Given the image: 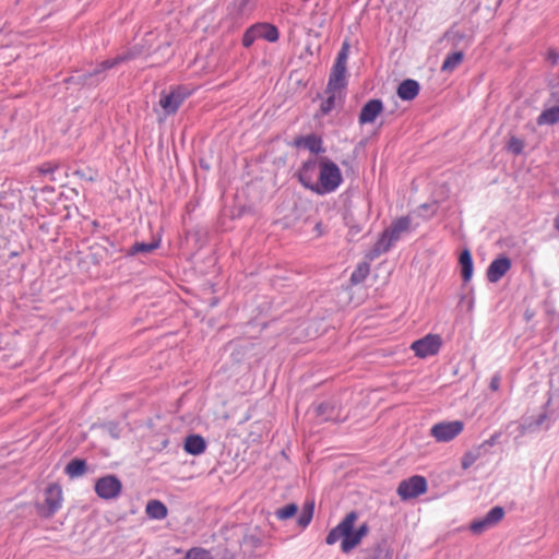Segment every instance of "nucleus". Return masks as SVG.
Listing matches in <instances>:
<instances>
[{
  "label": "nucleus",
  "instance_id": "obj_1",
  "mask_svg": "<svg viewBox=\"0 0 559 559\" xmlns=\"http://www.w3.org/2000/svg\"><path fill=\"white\" fill-rule=\"evenodd\" d=\"M136 57V53L128 50L122 53L117 55L114 58L106 59L95 66V68L91 71H75L74 74L66 78L63 82L67 85H74L79 88L82 87H96L103 81H105L107 76V71L114 69L122 63L129 62Z\"/></svg>",
  "mask_w": 559,
  "mask_h": 559
},
{
  "label": "nucleus",
  "instance_id": "obj_2",
  "mask_svg": "<svg viewBox=\"0 0 559 559\" xmlns=\"http://www.w3.org/2000/svg\"><path fill=\"white\" fill-rule=\"evenodd\" d=\"M357 520V511H350L347 513L345 518L328 533L325 543L328 545H333L341 539V550L344 554L352 551L361 543L360 537L355 531V523Z\"/></svg>",
  "mask_w": 559,
  "mask_h": 559
},
{
  "label": "nucleus",
  "instance_id": "obj_3",
  "mask_svg": "<svg viewBox=\"0 0 559 559\" xmlns=\"http://www.w3.org/2000/svg\"><path fill=\"white\" fill-rule=\"evenodd\" d=\"M343 182V176L336 163L328 157L319 158V174L314 193L324 195L336 191Z\"/></svg>",
  "mask_w": 559,
  "mask_h": 559
},
{
  "label": "nucleus",
  "instance_id": "obj_4",
  "mask_svg": "<svg viewBox=\"0 0 559 559\" xmlns=\"http://www.w3.org/2000/svg\"><path fill=\"white\" fill-rule=\"evenodd\" d=\"M45 500L36 503L37 514L44 519H51L62 507V488L57 483L49 484L45 489Z\"/></svg>",
  "mask_w": 559,
  "mask_h": 559
},
{
  "label": "nucleus",
  "instance_id": "obj_5",
  "mask_svg": "<svg viewBox=\"0 0 559 559\" xmlns=\"http://www.w3.org/2000/svg\"><path fill=\"white\" fill-rule=\"evenodd\" d=\"M258 38H263L269 43H275L280 38L278 28L274 24L266 22L255 23L246 29L242 35L241 44L245 48H249Z\"/></svg>",
  "mask_w": 559,
  "mask_h": 559
},
{
  "label": "nucleus",
  "instance_id": "obj_6",
  "mask_svg": "<svg viewBox=\"0 0 559 559\" xmlns=\"http://www.w3.org/2000/svg\"><path fill=\"white\" fill-rule=\"evenodd\" d=\"M94 490L100 499L112 500L121 495L122 483L118 476L108 474L96 479Z\"/></svg>",
  "mask_w": 559,
  "mask_h": 559
},
{
  "label": "nucleus",
  "instance_id": "obj_7",
  "mask_svg": "<svg viewBox=\"0 0 559 559\" xmlns=\"http://www.w3.org/2000/svg\"><path fill=\"white\" fill-rule=\"evenodd\" d=\"M427 488V479L421 475H414L402 480L396 491L402 500H408L425 493Z\"/></svg>",
  "mask_w": 559,
  "mask_h": 559
},
{
  "label": "nucleus",
  "instance_id": "obj_8",
  "mask_svg": "<svg viewBox=\"0 0 559 559\" xmlns=\"http://www.w3.org/2000/svg\"><path fill=\"white\" fill-rule=\"evenodd\" d=\"M442 346V338L439 334H427L412 343L411 348L419 358H426L439 353Z\"/></svg>",
  "mask_w": 559,
  "mask_h": 559
},
{
  "label": "nucleus",
  "instance_id": "obj_9",
  "mask_svg": "<svg viewBox=\"0 0 559 559\" xmlns=\"http://www.w3.org/2000/svg\"><path fill=\"white\" fill-rule=\"evenodd\" d=\"M190 95L187 87L177 86L169 93L163 92L159 98V105L166 115H174L179 109L183 100Z\"/></svg>",
  "mask_w": 559,
  "mask_h": 559
},
{
  "label": "nucleus",
  "instance_id": "obj_10",
  "mask_svg": "<svg viewBox=\"0 0 559 559\" xmlns=\"http://www.w3.org/2000/svg\"><path fill=\"white\" fill-rule=\"evenodd\" d=\"M463 428L464 423L461 420L441 421L431 427L430 435L438 442H449L459 436Z\"/></svg>",
  "mask_w": 559,
  "mask_h": 559
},
{
  "label": "nucleus",
  "instance_id": "obj_11",
  "mask_svg": "<svg viewBox=\"0 0 559 559\" xmlns=\"http://www.w3.org/2000/svg\"><path fill=\"white\" fill-rule=\"evenodd\" d=\"M504 513V509L500 506L491 508L483 518L476 519L471 523V532L476 535L484 533L497 525L503 519Z\"/></svg>",
  "mask_w": 559,
  "mask_h": 559
},
{
  "label": "nucleus",
  "instance_id": "obj_12",
  "mask_svg": "<svg viewBox=\"0 0 559 559\" xmlns=\"http://www.w3.org/2000/svg\"><path fill=\"white\" fill-rule=\"evenodd\" d=\"M318 168L319 159L310 157L301 164L297 171V178L300 185L312 192H314L316 189L317 180H314V177Z\"/></svg>",
  "mask_w": 559,
  "mask_h": 559
},
{
  "label": "nucleus",
  "instance_id": "obj_13",
  "mask_svg": "<svg viewBox=\"0 0 559 559\" xmlns=\"http://www.w3.org/2000/svg\"><path fill=\"white\" fill-rule=\"evenodd\" d=\"M258 0H233L228 5V16L236 24L248 19L255 9Z\"/></svg>",
  "mask_w": 559,
  "mask_h": 559
},
{
  "label": "nucleus",
  "instance_id": "obj_14",
  "mask_svg": "<svg viewBox=\"0 0 559 559\" xmlns=\"http://www.w3.org/2000/svg\"><path fill=\"white\" fill-rule=\"evenodd\" d=\"M512 261L509 257L500 254L488 265L486 277L489 283L499 282L511 269Z\"/></svg>",
  "mask_w": 559,
  "mask_h": 559
},
{
  "label": "nucleus",
  "instance_id": "obj_15",
  "mask_svg": "<svg viewBox=\"0 0 559 559\" xmlns=\"http://www.w3.org/2000/svg\"><path fill=\"white\" fill-rule=\"evenodd\" d=\"M383 102L379 98L369 99L362 107L358 116L360 124L372 123L383 111Z\"/></svg>",
  "mask_w": 559,
  "mask_h": 559
},
{
  "label": "nucleus",
  "instance_id": "obj_16",
  "mask_svg": "<svg viewBox=\"0 0 559 559\" xmlns=\"http://www.w3.org/2000/svg\"><path fill=\"white\" fill-rule=\"evenodd\" d=\"M294 145L296 147H305L312 154H323L325 153V147L323 146V140L321 136L311 133L308 135H300L295 138Z\"/></svg>",
  "mask_w": 559,
  "mask_h": 559
},
{
  "label": "nucleus",
  "instance_id": "obj_17",
  "mask_svg": "<svg viewBox=\"0 0 559 559\" xmlns=\"http://www.w3.org/2000/svg\"><path fill=\"white\" fill-rule=\"evenodd\" d=\"M346 72L347 67L333 64L326 85V92H336L345 88L347 85Z\"/></svg>",
  "mask_w": 559,
  "mask_h": 559
},
{
  "label": "nucleus",
  "instance_id": "obj_18",
  "mask_svg": "<svg viewBox=\"0 0 559 559\" xmlns=\"http://www.w3.org/2000/svg\"><path fill=\"white\" fill-rule=\"evenodd\" d=\"M419 91L420 84L418 81L414 79H405L399 84L396 95L404 102H411L418 96Z\"/></svg>",
  "mask_w": 559,
  "mask_h": 559
},
{
  "label": "nucleus",
  "instance_id": "obj_19",
  "mask_svg": "<svg viewBox=\"0 0 559 559\" xmlns=\"http://www.w3.org/2000/svg\"><path fill=\"white\" fill-rule=\"evenodd\" d=\"M160 247V238H154L151 242L135 241L124 251L127 258L135 255H147Z\"/></svg>",
  "mask_w": 559,
  "mask_h": 559
},
{
  "label": "nucleus",
  "instance_id": "obj_20",
  "mask_svg": "<svg viewBox=\"0 0 559 559\" xmlns=\"http://www.w3.org/2000/svg\"><path fill=\"white\" fill-rule=\"evenodd\" d=\"M395 243L394 240H391V237L388 236L385 230H383L377 240V242L373 245V247L369 250V252L366 254V258L370 261L379 258L381 254L388 252L392 246Z\"/></svg>",
  "mask_w": 559,
  "mask_h": 559
},
{
  "label": "nucleus",
  "instance_id": "obj_21",
  "mask_svg": "<svg viewBox=\"0 0 559 559\" xmlns=\"http://www.w3.org/2000/svg\"><path fill=\"white\" fill-rule=\"evenodd\" d=\"M313 407L316 416L322 418L323 421L336 420L338 417L340 412L336 408V403L332 400L320 402Z\"/></svg>",
  "mask_w": 559,
  "mask_h": 559
},
{
  "label": "nucleus",
  "instance_id": "obj_22",
  "mask_svg": "<svg viewBox=\"0 0 559 559\" xmlns=\"http://www.w3.org/2000/svg\"><path fill=\"white\" fill-rule=\"evenodd\" d=\"M459 264H460V272L461 277L464 283H467L472 280L473 273H474V263L471 250L468 248H465L461 251L459 255Z\"/></svg>",
  "mask_w": 559,
  "mask_h": 559
},
{
  "label": "nucleus",
  "instance_id": "obj_23",
  "mask_svg": "<svg viewBox=\"0 0 559 559\" xmlns=\"http://www.w3.org/2000/svg\"><path fill=\"white\" fill-rule=\"evenodd\" d=\"M206 449L205 439L197 433L189 435L186 437L183 442V450L191 455H200Z\"/></svg>",
  "mask_w": 559,
  "mask_h": 559
},
{
  "label": "nucleus",
  "instance_id": "obj_24",
  "mask_svg": "<svg viewBox=\"0 0 559 559\" xmlns=\"http://www.w3.org/2000/svg\"><path fill=\"white\" fill-rule=\"evenodd\" d=\"M411 226V218L408 216H401L397 219L393 221L389 227L384 230L391 240L395 242L401 239L402 233L408 230Z\"/></svg>",
  "mask_w": 559,
  "mask_h": 559
},
{
  "label": "nucleus",
  "instance_id": "obj_25",
  "mask_svg": "<svg viewBox=\"0 0 559 559\" xmlns=\"http://www.w3.org/2000/svg\"><path fill=\"white\" fill-rule=\"evenodd\" d=\"M368 551L369 555L365 559H392V550L389 547L388 539L385 537L376 542Z\"/></svg>",
  "mask_w": 559,
  "mask_h": 559
},
{
  "label": "nucleus",
  "instance_id": "obj_26",
  "mask_svg": "<svg viewBox=\"0 0 559 559\" xmlns=\"http://www.w3.org/2000/svg\"><path fill=\"white\" fill-rule=\"evenodd\" d=\"M145 513L152 520H164L168 514V509L160 500L152 499L146 504Z\"/></svg>",
  "mask_w": 559,
  "mask_h": 559
},
{
  "label": "nucleus",
  "instance_id": "obj_27",
  "mask_svg": "<svg viewBox=\"0 0 559 559\" xmlns=\"http://www.w3.org/2000/svg\"><path fill=\"white\" fill-rule=\"evenodd\" d=\"M87 469V463L84 459L74 457L64 467V473L70 478H78L85 474Z\"/></svg>",
  "mask_w": 559,
  "mask_h": 559
},
{
  "label": "nucleus",
  "instance_id": "obj_28",
  "mask_svg": "<svg viewBox=\"0 0 559 559\" xmlns=\"http://www.w3.org/2000/svg\"><path fill=\"white\" fill-rule=\"evenodd\" d=\"M557 122H559V106H552L550 108L544 109L536 118V123L538 126H552Z\"/></svg>",
  "mask_w": 559,
  "mask_h": 559
},
{
  "label": "nucleus",
  "instance_id": "obj_29",
  "mask_svg": "<svg viewBox=\"0 0 559 559\" xmlns=\"http://www.w3.org/2000/svg\"><path fill=\"white\" fill-rule=\"evenodd\" d=\"M547 419V413L543 412L539 414L536 418L534 417H527L524 418L521 428L523 432H534L539 429V427L544 424V421Z\"/></svg>",
  "mask_w": 559,
  "mask_h": 559
},
{
  "label": "nucleus",
  "instance_id": "obj_30",
  "mask_svg": "<svg viewBox=\"0 0 559 559\" xmlns=\"http://www.w3.org/2000/svg\"><path fill=\"white\" fill-rule=\"evenodd\" d=\"M464 59V53L462 51H454L449 53L442 62L441 71L442 72H452Z\"/></svg>",
  "mask_w": 559,
  "mask_h": 559
},
{
  "label": "nucleus",
  "instance_id": "obj_31",
  "mask_svg": "<svg viewBox=\"0 0 559 559\" xmlns=\"http://www.w3.org/2000/svg\"><path fill=\"white\" fill-rule=\"evenodd\" d=\"M370 273V265L368 262L359 263L350 275L352 285H358L362 283Z\"/></svg>",
  "mask_w": 559,
  "mask_h": 559
},
{
  "label": "nucleus",
  "instance_id": "obj_32",
  "mask_svg": "<svg viewBox=\"0 0 559 559\" xmlns=\"http://www.w3.org/2000/svg\"><path fill=\"white\" fill-rule=\"evenodd\" d=\"M313 512H314V503H313V501L306 502L304 504V507H302L300 515L297 519V524L301 528H306L310 524V522L312 520Z\"/></svg>",
  "mask_w": 559,
  "mask_h": 559
},
{
  "label": "nucleus",
  "instance_id": "obj_33",
  "mask_svg": "<svg viewBox=\"0 0 559 559\" xmlns=\"http://www.w3.org/2000/svg\"><path fill=\"white\" fill-rule=\"evenodd\" d=\"M328 97L325 100L321 103L320 110L318 114L314 115L316 118H319L320 116L329 115L333 108L335 107V100H336V92H326Z\"/></svg>",
  "mask_w": 559,
  "mask_h": 559
},
{
  "label": "nucleus",
  "instance_id": "obj_34",
  "mask_svg": "<svg viewBox=\"0 0 559 559\" xmlns=\"http://www.w3.org/2000/svg\"><path fill=\"white\" fill-rule=\"evenodd\" d=\"M524 146L525 143L522 139L512 135L506 144V150L513 155L519 156L523 153Z\"/></svg>",
  "mask_w": 559,
  "mask_h": 559
},
{
  "label": "nucleus",
  "instance_id": "obj_35",
  "mask_svg": "<svg viewBox=\"0 0 559 559\" xmlns=\"http://www.w3.org/2000/svg\"><path fill=\"white\" fill-rule=\"evenodd\" d=\"M298 512V506L294 502L292 503H287L286 506L282 507V508H278L276 511H275V515L280 519V520H288V519H292L293 516H295Z\"/></svg>",
  "mask_w": 559,
  "mask_h": 559
},
{
  "label": "nucleus",
  "instance_id": "obj_36",
  "mask_svg": "<svg viewBox=\"0 0 559 559\" xmlns=\"http://www.w3.org/2000/svg\"><path fill=\"white\" fill-rule=\"evenodd\" d=\"M444 38L450 40L453 46H459L466 38V34L453 25L444 33Z\"/></svg>",
  "mask_w": 559,
  "mask_h": 559
},
{
  "label": "nucleus",
  "instance_id": "obj_37",
  "mask_svg": "<svg viewBox=\"0 0 559 559\" xmlns=\"http://www.w3.org/2000/svg\"><path fill=\"white\" fill-rule=\"evenodd\" d=\"M483 455V452L478 449V447L474 450L467 451L461 461V465L463 469H467L471 467L480 456Z\"/></svg>",
  "mask_w": 559,
  "mask_h": 559
},
{
  "label": "nucleus",
  "instance_id": "obj_38",
  "mask_svg": "<svg viewBox=\"0 0 559 559\" xmlns=\"http://www.w3.org/2000/svg\"><path fill=\"white\" fill-rule=\"evenodd\" d=\"M183 559H213V557L209 550L194 547L187 551Z\"/></svg>",
  "mask_w": 559,
  "mask_h": 559
},
{
  "label": "nucleus",
  "instance_id": "obj_39",
  "mask_svg": "<svg viewBox=\"0 0 559 559\" xmlns=\"http://www.w3.org/2000/svg\"><path fill=\"white\" fill-rule=\"evenodd\" d=\"M344 221H345L346 226L349 229L348 235L352 238H354L356 235H358L362 230V226L355 221V218L352 214H346L344 216Z\"/></svg>",
  "mask_w": 559,
  "mask_h": 559
},
{
  "label": "nucleus",
  "instance_id": "obj_40",
  "mask_svg": "<svg viewBox=\"0 0 559 559\" xmlns=\"http://www.w3.org/2000/svg\"><path fill=\"white\" fill-rule=\"evenodd\" d=\"M348 53H349V44H348V41L345 40L342 44L340 51L337 52L334 64L341 66V67H347L346 64H347Z\"/></svg>",
  "mask_w": 559,
  "mask_h": 559
},
{
  "label": "nucleus",
  "instance_id": "obj_41",
  "mask_svg": "<svg viewBox=\"0 0 559 559\" xmlns=\"http://www.w3.org/2000/svg\"><path fill=\"white\" fill-rule=\"evenodd\" d=\"M437 203L433 202V203H424L421 204L419 207H418V211H419V215L425 217V218H430L432 217L436 212H437Z\"/></svg>",
  "mask_w": 559,
  "mask_h": 559
},
{
  "label": "nucleus",
  "instance_id": "obj_42",
  "mask_svg": "<svg viewBox=\"0 0 559 559\" xmlns=\"http://www.w3.org/2000/svg\"><path fill=\"white\" fill-rule=\"evenodd\" d=\"M104 428L114 439L120 438L121 428L119 423L108 421L104 425Z\"/></svg>",
  "mask_w": 559,
  "mask_h": 559
},
{
  "label": "nucleus",
  "instance_id": "obj_43",
  "mask_svg": "<svg viewBox=\"0 0 559 559\" xmlns=\"http://www.w3.org/2000/svg\"><path fill=\"white\" fill-rule=\"evenodd\" d=\"M500 433H493L489 439L485 440L481 444L478 445V449L481 452H488L489 448L496 444Z\"/></svg>",
  "mask_w": 559,
  "mask_h": 559
},
{
  "label": "nucleus",
  "instance_id": "obj_44",
  "mask_svg": "<svg viewBox=\"0 0 559 559\" xmlns=\"http://www.w3.org/2000/svg\"><path fill=\"white\" fill-rule=\"evenodd\" d=\"M355 531H356L357 535L360 537V539L362 540V538L368 535L370 527L367 522H364L357 528H355Z\"/></svg>",
  "mask_w": 559,
  "mask_h": 559
},
{
  "label": "nucleus",
  "instance_id": "obj_45",
  "mask_svg": "<svg viewBox=\"0 0 559 559\" xmlns=\"http://www.w3.org/2000/svg\"><path fill=\"white\" fill-rule=\"evenodd\" d=\"M501 377L499 373H495L490 380L489 389L491 391H498L500 388Z\"/></svg>",
  "mask_w": 559,
  "mask_h": 559
},
{
  "label": "nucleus",
  "instance_id": "obj_46",
  "mask_svg": "<svg viewBox=\"0 0 559 559\" xmlns=\"http://www.w3.org/2000/svg\"><path fill=\"white\" fill-rule=\"evenodd\" d=\"M57 168V165L52 166L51 164H44L39 167V171L44 175H49L52 174Z\"/></svg>",
  "mask_w": 559,
  "mask_h": 559
},
{
  "label": "nucleus",
  "instance_id": "obj_47",
  "mask_svg": "<svg viewBox=\"0 0 559 559\" xmlns=\"http://www.w3.org/2000/svg\"><path fill=\"white\" fill-rule=\"evenodd\" d=\"M554 225H555V228L557 230H559V214L556 216Z\"/></svg>",
  "mask_w": 559,
  "mask_h": 559
},
{
  "label": "nucleus",
  "instance_id": "obj_48",
  "mask_svg": "<svg viewBox=\"0 0 559 559\" xmlns=\"http://www.w3.org/2000/svg\"><path fill=\"white\" fill-rule=\"evenodd\" d=\"M19 255V252L17 251H11L8 255L9 259H12L14 257H17Z\"/></svg>",
  "mask_w": 559,
  "mask_h": 559
},
{
  "label": "nucleus",
  "instance_id": "obj_49",
  "mask_svg": "<svg viewBox=\"0 0 559 559\" xmlns=\"http://www.w3.org/2000/svg\"><path fill=\"white\" fill-rule=\"evenodd\" d=\"M320 226H321V224L319 223V224L316 225V228L320 229Z\"/></svg>",
  "mask_w": 559,
  "mask_h": 559
},
{
  "label": "nucleus",
  "instance_id": "obj_50",
  "mask_svg": "<svg viewBox=\"0 0 559 559\" xmlns=\"http://www.w3.org/2000/svg\"><path fill=\"white\" fill-rule=\"evenodd\" d=\"M222 559H230V558L224 557V558H222Z\"/></svg>",
  "mask_w": 559,
  "mask_h": 559
}]
</instances>
